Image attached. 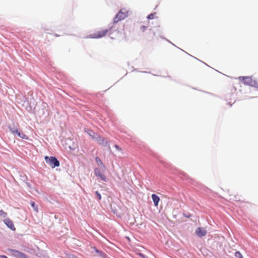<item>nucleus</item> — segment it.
<instances>
[{
	"mask_svg": "<svg viewBox=\"0 0 258 258\" xmlns=\"http://www.w3.org/2000/svg\"><path fill=\"white\" fill-rule=\"evenodd\" d=\"M120 14L121 13H118L115 15L113 18V23L109 25L110 27L108 29H105L104 30L98 32L97 33L91 34L87 37L91 38H99L103 37L107 33H109V34H111L113 32L116 31L117 28H116V25L119 21L121 20H118V17Z\"/></svg>",
	"mask_w": 258,
	"mask_h": 258,
	"instance_id": "nucleus-1",
	"label": "nucleus"
},
{
	"mask_svg": "<svg viewBox=\"0 0 258 258\" xmlns=\"http://www.w3.org/2000/svg\"><path fill=\"white\" fill-rule=\"evenodd\" d=\"M45 160L46 163L53 168L58 167L60 165L59 161L55 157L51 156L49 157L48 156H45Z\"/></svg>",
	"mask_w": 258,
	"mask_h": 258,
	"instance_id": "nucleus-2",
	"label": "nucleus"
},
{
	"mask_svg": "<svg viewBox=\"0 0 258 258\" xmlns=\"http://www.w3.org/2000/svg\"><path fill=\"white\" fill-rule=\"evenodd\" d=\"M97 143L101 145H103L104 147L109 146L108 141L103 137L100 136L99 134L98 135V137L95 140Z\"/></svg>",
	"mask_w": 258,
	"mask_h": 258,
	"instance_id": "nucleus-3",
	"label": "nucleus"
},
{
	"mask_svg": "<svg viewBox=\"0 0 258 258\" xmlns=\"http://www.w3.org/2000/svg\"><path fill=\"white\" fill-rule=\"evenodd\" d=\"M10 252L13 256L16 258H28L27 256L23 252L15 249H11Z\"/></svg>",
	"mask_w": 258,
	"mask_h": 258,
	"instance_id": "nucleus-4",
	"label": "nucleus"
},
{
	"mask_svg": "<svg viewBox=\"0 0 258 258\" xmlns=\"http://www.w3.org/2000/svg\"><path fill=\"white\" fill-rule=\"evenodd\" d=\"M207 230L205 228L199 227H198L195 231L197 236L199 237H202L207 234Z\"/></svg>",
	"mask_w": 258,
	"mask_h": 258,
	"instance_id": "nucleus-5",
	"label": "nucleus"
},
{
	"mask_svg": "<svg viewBox=\"0 0 258 258\" xmlns=\"http://www.w3.org/2000/svg\"><path fill=\"white\" fill-rule=\"evenodd\" d=\"M4 222L10 229L12 230H15V228L13 222L10 219L6 218L4 220Z\"/></svg>",
	"mask_w": 258,
	"mask_h": 258,
	"instance_id": "nucleus-6",
	"label": "nucleus"
},
{
	"mask_svg": "<svg viewBox=\"0 0 258 258\" xmlns=\"http://www.w3.org/2000/svg\"><path fill=\"white\" fill-rule=\"evenodd\" d=\"M95 161L96 162L97 166L101 168L102 172H104L105 170V166L101 160L98 157L95 158Z\"/></svg>",
	"mask_w": 258,
	"mask_h": 258,
	"instance_id": "nucleus-7",
	"label": "nucleus"
},
{
	"mask_svg": "<svg viewBox=\"0 0 258 258\" xmlns=\"http://www.w3.org/2000/svg\"><path fill=\"white\" fill-rule=\"evenodd\" d=\"M242 78L244 84L251 86L252 79L250 77H240L239 79Z\"/></svg>",
	"mask_w": 258,
	"mask_h": 258,
	"instance_id": "nucleus-8",
	"label": "nucleus"
},
{
	"mask_svg": "<svg viewBox=\"0 0 258 258\" xmlns=\"http://www.w3.org/2000/svg\"><path fill=\"white\" fill-rule=\"evenodd\" d=\"M9 129L10 131L15 135H16V133L18 131L17 126L14 123H13L12 125H9Z\"/></svg>",
	"mask_w": 258,
	"mask_h": 258,
	"instance_id": "nucleus-9",
	"label": "nucleus"
},
{
	"mask_svg": "<svg viewBox=\"0 0 258 258\" xmlns=\"http://www.w3.org/2000/svg\"><path fill=\"white\" fill-rule=\"evenodd\" d=\"M85 132L87 133L88 135L92 138V139L95 140L97 137H98V134L94 133L91 130H87V131L85 130Z\"/></svg>",
	"mask_w": 258,
	"mask_h": 258,
	"instance_id": "nucleus-10",
	"label": "nucleus"
},
{
	"mask_svg": "<svg viewBox=\"0 0 258 258\" xmlns=\"http://www.w3.org/2000/svg\"><path fill=\"white\" fill-rule=\"evenodd\" d=\"M151 197L152 200L154 202V205L155 206H157L160 201V198L159 197V196L155 194H152Z\"/></svg>",
	"mask_w": 258,
	"mask_h": 258,
	"instance_id": "nucleus-11",
	"label": "nucleus"
},
{
	"mask_svg": "<svg viewBox=\"0 0 258 258\" xmlns=\"http://www.w3.org/2000/svg\"><path fill=\"white\" fill-rule=\"evenodd\" d=\"M118 13H121V14L119 15V16L118 17V20H121L124 19L127 16L126 13L125 12V11H123V9L120 10Z\"/></svg>",
	"mask_w": 258,
	"mask_h": 258,
	"instance_id": "nucleus-12",
	"label": "nucleus"
},
{
	"mask_svg": "<svg viewBox=\"0 0 258 258\" xmlns=\"http://www.w3.org/2000/svg\"><path fill=\"white\" fill-rule=\"evenodd\" d=\"M19 137L23 139H28V137L23 132L20 131H18L17 133H16Z\"/></svg>",
	"mask_w": 258,
	"mask_h": 258,
	"instance_id": "nucleus-13",
	"label": "nucleus"
},
{
	"mask_svg": "<svg viewBox=\"0 0 258 258\" xmlns=\"http://www.w3.org/2000/svg\"><path fill=\"white\" fill-rule=\"evenodd\" d=\"M93 249H94L95 252L97 253L98 254H99V255H100L101 256L104 257L105 256V254L104 252L98 249L96 247H94Z\"/></svg>",
	"mask_w": 258,
	"mask_h": 258,
	"instance_id": "nucleus-14",
	"label": "nucleus"
},
{
	"mask_svg": "<svg viewBox=\"0 0 258 258\" xmlns=\"http://www.w3.org/2000/svg\"><path fill=\"white\" fill-rule=\"evenodd\" d=\"M97 177H99L103 181L106 182L107 181V178L106 177L105 175L103 173L99 174V173H98V175L96 176Z\"/></svg>",
	"mask_w": 258,
	"mask_h": 258,
	"instance_id": "nucleus-15",
	"label": "nucleus"
},
{
	"mask_svg": "<svg viewBox=\"0 0 258 258\" xmlns=\"http://www.w3.org/2000/svg\"><path fill=\"white\" fill-rule=\"evenodd\" d=\"M104 172H102L101 170V168H95L94 169V174L95 176L98 175V173H99V174L103 173Z\"/></svg>",
	"mask_w": 258,
	"mask_h": 258,
	"instance_id": "nucleus-16",
	"label": "nucleus"
},
{
	"mask_svg": "<svg viewBox=\"0 0 258 258\" xmlns=\"http://www.w3.org/2000/svg\"><path fill=\"white\" fill-rule=\"evenodd\" d=\"M250 86L258 88V81L253 80Z\"/></svg>",
	"mask_w": 258,
	"mask_h": 258,
	"instance_id": "nucleus-17",
	"label": "nucleus"
},
{
	"mask_svg": "<svg viewBox=\"0 0 258 258\" xmlns=\"http://www.w3.org/2000/svg\"><path fill=\"white\" fill-rule=\"evenodd\" d=\"M31 207L34 209V210L37 212L38 211V206L35 204L34 202H31L30 203Z\"/></svg>",
	"mask_w": 258,
	"mask_h": 258,
	"instance_id": "nucleus-18",
	"label": "nucleus"
},
{
	"mask_svg": "<svg viewBox=\"0 0 258 258\" xmlns=\"http://www.w3.org/2000/svg\"><path fill=\"white\" fill-rule=\"evenodd\" d=\"M235 256L236 258H243V256H242L241 253L239 251H237L235 252Z\"/></svg>",
	"mask_w": 258,
	"mask_h": 258,
	"instance_id": "nucleus-19",
	"label": "nucleus"
},
{
	"mask_svg": "<svg viewBox=\"0 0 258 258\" xmlns=\"http://www.w3.org/2000/svg\"><path fill=\"white\" fill-rule=\"evenodd\" d=\"M0 216L3 218H5L7 216V213L2 210H0Z\"/></svg>",
	"mask_w": 258,
	"mask_h": 258,
	"instance_id": "nucleus-20",
	"label": "nucleus"
},
{
	"mask_svg": "<svg viewBox=\"0 0 258 258\" xmlns=\"http://www.w3.org/2000/svg\"><path fill=\"white\" fill-rule=\"evenodd\" d=\"M95 195H96V196L97 197L98 200L99 201L101 199V195L98 191H95Z\"/></svg>",
	"mask_w": 258,
	"mask_h": 258,
	"instance_id": "nucleus-21",
	"label": "nucleus"
},
{
	"mask_svg": "<svg viewBox=\"0 0 258 258\" xmlns=\"http://www.w3.org/2000/svg\"><path fill=\"white\" fill-rule=\"evenodd\" d=\"M139 255L142 258H149L147 256L145 255L142 253H139Z\"/></svg>",
	"mask_w": 258,
	"mask_h": 258,
	"instance_id": "nucleus-22",
	"label": "nucleus"
},
{
	"mask_svg": "<svg viewBox=\"0 0 258 258\" xmlns=\"http://www.w3.org/2000/svg\"><path fill=\"white\" fill-rule=\"evenodd\" d=\"M147 18L148 19H153L154 18V14H150L147 17Z\"/></svg>",
	"mask_w": 258,
	"mask_h": 258,
	"instance_id": "nucleus-23",
	"label": "nucleus"
},
{
	"mask_svg": "<svg viewBox=\"0 0 258 258\" xmlns=\"http://www.w3.org/2000/svg\"><path fill=\"white\" fill-rule=\"evenodd\" d=\"M147 29V27L146 26H142L141 27V30L143 31V32H144Z\"/></svg>",
	"mask_w": 258,
	"mask_h": 258,
	"instance_id": "nucleus-24",
	"label": "nucleus"
},
{
	"mask_svg": "<svg viewBox=\"0 0 258 258\" xmlns=\"http://www.w3.org/2000/svg\"><path fill=\"white\" fill-rule=\"evenodd\" d=\"M183 216H184V217H186V218H189V217H191V214H189V213H188V214L184 213V214H183Z\"/></svg>",
	"mask_w": 258,
	"mask_h": 258,
	"instance_id": "nucleus-25",
	"label": "nucleus"
},
{
	"mask_svg": "<svg viewBox=\"0 0 258 258\" xmlns=\"http://www.w3.org/2000/svg\"><path fill=\"white\" fill-rule=\"evenodd\" d=\"M68 258H78V257L73 254H71V255H69L68 256Z\"/></svg>",
	"mask_w": 258,
	"mask_h": 258,
	"instance_id": "nucleus-26",
	"label": "nucleus"
},
{
	"mask_svg": "<svg viewBox=\"0 0 258 258\" xmlns=\"http://www.w3.org/2000/svg\"><path fill=\"white\" fill-rule=\"evenodd\" d=\"M0 258H8V257L5 255H0Z\"/></svg>",
	"mask_w": 258,
	"mask_h": 258,
	"instance_id": "nucleus-27",
	"label": "nucleus"
},
{
	"mask_svg": "<svg viewBox=\"0 0 258 258\" xmlns=\"http://www.w3.org/2000/svg\"><path fill=\"white\" fill-rule=\"evenodd\" d=\"M115 147L118 150H119L120 149V148H119V147L118 145H115Z\"/></svg>",
	"mask_w": 258,
	"mask_h": 258,
	"instance_id": "nucleus-28",
	"label": "nucleus"
},
{
	"mask_svg": "<svg viewBox=\"0 0 258 258\" xmlns=\"http://www.w3.org/2000/svg\"><path fill=\"white\" fill-rule=\"evenodd\" d=\"M55 36L57 37V36H59V35H57V34H55Z\"/></svg>",
	"mask_w": 258,
	"mask_h": 258,
	"instance_id": "nucleus-29",
	"label": "nucleus"
},
{
	"mask_svg": "<svg viewBox=\"0 0 258 258\" xmlns=\"http://www.w3.org/2000/svg\"><path fill=\"white\" fill-rule=\"evenodd\" d=\"M144 73H148V72H143Z\"/></svg>",
	"mask_w": 258,
	"mask_h": 258,
	"instance_id": "nucleus-30",
	"label": "nucleus"
}]
</instances>
